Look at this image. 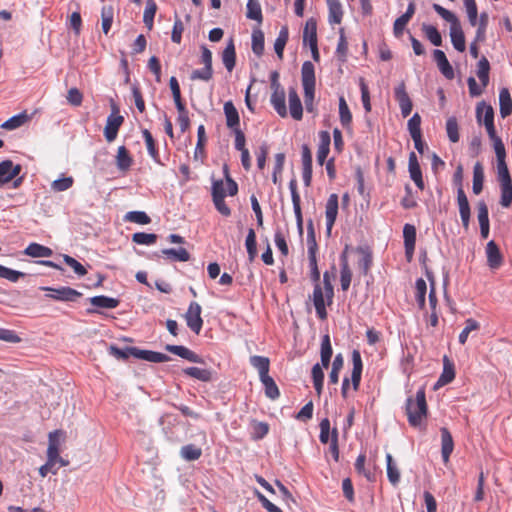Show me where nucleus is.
<instances>
[{
    "mask_svg": "<svg viewBox=\"0 0 512 512\" xmlns=\"http://www.w3.org/2000/svg\"><path fill=\"white\" fill-rule=\"evenodd\" d=\"M58 431L49 433V445L47 449V461L52 463H57V458H59V448L58 442L56 439Z\"/></svg>",
    "mask_w": 512,
    "mask_h": 512,
    "instance_id": "obj_43",
    "label": "nucleus"
},
{
    "mask_svg": "<svg viewBox=\"0 0 512 512\" xmlns=\"http://www.w3.org/2000/svg\"><path fill=\"white\" fill-rule=\"evenodd\" d=\"M480 327L479 323L472 319V318H469L465 321V327L464 329L461 331V333L459 334V342L464 345L468 339V336L470 334V332L472 331H475V330H478Z\"/></svg>",
    "mask_w": 512,
    "mask_h": 512,
    "instance_id": "obj_60",
    "label": "nucleus"
},
{
    "mask_svg": "<svg viewBox=\"0 0 512 512\" xmlns=\"http://www.w3.org/2000/svg\"><path fill=\"white\" fill-rule=\"evenodd\" d=\"M500 183L501 199L500 204L508 208L512 204V180L502 181Z\"/></svg>",
    "mask_w": 512,
    "mask_h": 512,
    "instance_id": "obj_44",
    "label": "nucleus"
},
{
    "mask_svg": "<svg viewBox=\"0 0 512 512\" xmlns=\"http://www.w3.org/2000/svg\"><path fill=\"white\" fill-rule=\"evenodd\" d=\"M130 352L132 353V357L152 363H162L170 360V357L164 353L143 350L137 347H132Z\"/></svg>",
    "mask_w": 512,
    "mask_h": 512,
    "instance_id": "obj_10",
    "label": "nucleus"
},
{
    "mask_svg": "<svg viewBox=\"0 0 512 512\" xmlns=\"http://www.w3.org/2000/svg\"><path fill=\"white\" fill-rule=\"evenodd\" d=\"M356 252L359 255L357 267L363 275H367L372 265V253L364 247H358Z\"/></svg>",
    "mask_w": 512,
    "mask_h": 512,
    "instance_id": "obj_24",
    "label": "nucleus"
},
{
    "mask_svg": "<svg viewBox=\"0 0 512 512\" xmlns=\"http://www.w3.org/2000/svg\"><path fill=\"white\" fill-rule=\"evenodd\" d=\"M405 255L410 261L414 255L416 243V228L412 224H405L403 228Z\"/></svg>",
    "mask_w": 512,
    "mask_h": 512,
    "instance_id": "obj_14",
    "label": "nucleus"
},
{
    "mask_svg": "<svg viewBox=\"0 0 512 512\" xmlns=\"http://www.w3.org/2000/svg\"><path fill=\"white\" fill-rule=\"evenodd\" d=\"M183 373L202 382H210L212 380V371L209 369L188 367L183 369Z\"/></svg>",
    "mask_w": 512,
    "mask_h": 512,
    "instance_id": "obj_33",
    "label": "nucleus"
},
{
    "mask_svg": "<svg viewBox=\"0 0 512 512\" xmlns=\"http://www.w3.org/2000/svg\"><path fill=\"white\" fill-rule=\"evenodd\" d=\"M201 306L197 302H191L187 312L185 313V320L187 326L195 333L199 334L202 326L203 319L201 318Z\"/></svg>",
    "mask_w": 512,
    "mask_h": 512,
    "instance_id": "obj_8",
    "label": "nucleus"
},
{
    "mask_svg": "<svg viewBox=\"0 0 512 512\" xmlns=\"http://www.w3.org/2000/svg\"><path fill=\"white\" fill-rule=\"evenodd\" d=\"M422 31L425 37L434 45L440 46L442 44V37L438 29L430 24H423Z\"/></svg>",
    "mask_w": 512,
    "mask_h": 512,
    "instance_id": "obj_45",
    "label": "nucleus"
},
{
    "mask_svg": "<svg viewBox=\"0 0 512 512\" xmlns=\"http://www.w3.org/2000/svg\"><path fill=\"white\" fill-rule=\"evenodd\" d=\"M272 95L270 102L276 112L281 116L285 117L287 115V109H286V103H285V92L282 87H279L278 89L273 88L272 89Z\"/></svg>",
    "mask_w": 512,
    "mask_h": 512,
    "instance_id": "obj_21",
    "label": "nucleus"
},
{
    "mask_svg": "<svg viewBox=\"0 0 512 512\" xmlns=\"http://www.w3.org/2000/svg\"><path fill=\"white\" fill-rule=\"evenodd\" d=\"M446 132L449 140L453 143L459 141V127L456 117H449L446 121Z\"/></svg>",
    "mask_w": 512,
    "mask_h": 512,
    "instance_id": "obj_54",
    "label": "nucleus"
},
{
    "mask_svg": "<svg viewBox=\"0 0 512 512\" xmlns=\"http://www.w3.org/2000/svg\"><path fill=\"white\" fill-rule=\"evenodd\" d=\"M284 162H285V154L277 153L275 155V165H274V170L272 173V181L274 184L279 183V177L283 171Z\"/></svg>",
    "mask_w": 512,
    "mask_h": 512,
    "instance_id": "obj_63",
    "label": "nucleus"
},
{
    "mask_svg": "<svg viewBox=\"0 0 512 512\" xmlns=\"http://www.w3.org/2000/svg\"><path fill=\"white\" fill-rule=\"evenodd\" d=\"M394 94L399 104L402 116H409L412 111L413 104L406 91V86L404 82L398 84V86L394 90Z\"/></svg>",
    "mask_w": 512,
    "mask_h": 512,
    "instance_id": "obj_9",
    "label": "nucleus"
},
{
    "mask_svg": "<svg viewBox=\"0 0 512 512\" xmlns=\"http://www.w3.org/2000/svg\"><path fill=\"white\" fill-rule=\"evenodd\" d=\"M246 9V17L248 19L254 20L258 24H261L263 22L262 9L258 1L248 0Z\"/></svg>",
    "mask_w": 512,
    "mask_h": 512,
    "instance_id": "obj_39",
    "label": "nucleus"
},
{
    "mask_svg": "<svg viewBox=\"0 0 512 512\" xmlns=\"http://www.w3.org/2000/svg\"><path fill=\"white\" fill-rule=\"evenodd\" d=\"M332 277L333 275L326 271L323 274L324 287L322 288L320 284L314 285L312 301L316 310V314L321 320L327 318L326 304L331 305L333 301L334 288L332 285Z\"/></svg>",
    "mask_w": 512,
    "mask_h": 512,
    "instance_id": "obj_1",
    "label": "nucleus"
},
{
    "mask_svg": "<svg viewBox=\"0 0 512 512\" xmlns=\"http://www.w3.org/2000/svg\"><path fill=\"white\" fill-rule=\"evenodd\" d=\"M102 30L104 34H108L113 22V8L111 6H104L101 10Z\"/></svg>",
    "mask_w": 512,
    "mask_h": 512,
    "instance_id": "obj_59",
    "label": "nucleus"
},
{
    "mask_svg": "<svg viewBox=\"0 0 512 512\" xmlns=\"http://www.w3.org/2000/svg\"><path fill=\"white\" fill-rule=\"evenodd\" d=\"M224 114L226 117V125L231 129L239 128V114L234 104L228 101L224 104Z\"/></svg>",
    "mask_w": 512,
    "mask_h": 512,
    "instance_id": "obj_28",
    "label": "nucleus"
},
{
    "mask_svg": "<svg viewBox=\"0 0 512 512\" xmlns=\"http://www.w3.org/2000/svg\"><path fill=\"white\" fill-rule=\"evenodd\" d=\"M428 407L426 402L425 388L421 387L417 392L415 399L407 398L406 414L408 422L412 427L421 426L423 420L427 417Z\"/></svg>",
    "mask_w": 512,
    "mask_h": 512,
    "instance_id": "obj_2",
    "label": "nucleus"
},
{
    "mask_svg": "<svg viewBox=\"0 0 512 512\" xmlns=\"http://www.w3.org/2000/svg\"><path fill=\"white\" fill-rule=\"evenodd\" d=\"M74 179L72 176H63L51 183V190L54 192H63L72 187Z\"/></svg>",
    "mask_w": 512,
    "mask_h": 512,
    "instance_id": "obj_52",
    "label": "nucleus"
},
{
    "mask_svg": "<svg viewBox=\"0 0 512 512\" xmlns=\"http://www.w3.org/2000/svg\"><path fill=\"white\" fill-rule=\"evenodd\" d=\"M495 154L497 157V174H498L499 182L512 180L510 173H509L508 166L505 161V158H506L505 146L504 145L500 146V143H499L496 147Z\"/></svg>",
    "mask_w": 512,
    "mask_h": 512,
    "instance_id": "obj_11",
    "label": "nucleus"
},
{
    "mask_svg": "<svg viewBox=\"0 0 512 512\" xmlns=\"http://www.w3.org/2000/svg\"><path fill=\"white\" fill-rule=\"evenodd\" d=\"M303 45L309 47L312 59L319 62L320 55L317 46V22L314 18H309L303 29Z\"/></svg>",
    "mask_w": 512,
    "mask_h": 512,
    "instance_id": "obj_5",
    "label": "nucleus"
},
{
    "mask_svg": "<svg viewBox=\"0 0 512 512\" xmlns=\"http://www.w3.org/2000/svg\"><path fill=\"white\" fill-rule=\"evenodd\" d=\"M260 381L264 385L265 395L268 398L275 400L279 397V395H280L279 389L272 377L267 375V376L261 378Z\"/></svg>",
    "mask_w": 512,
    "mask_h": 512,
    "instance_id": "obj_46",
    "label": "nucleus"
},
{
    "mask_svg": "<svg viewBox=\"0 0 512 512\" xmlns=\"http://www.w3.org/2000/svg\"><path fill=\"white\" fill-rule=\"evenodd\" d=\"M63 261L65 262L66 265L72 268L75 274H77L78 276H84L87 274L86 268L75 258L65 254L63 255Z\"/></svg>",
    "mask_w": 512,
    "mask_h": 512,
    "instance_id": "obj_64",
    "label": "nucleus"
},
{
    "mask_svg": "<svg viewBox=\"0 0 512 512\" xmlns=\"http://www.w3.org/2000/svg\"><path fill=\"white\" fill-rule=\"evenodd\" d=\"M161 253L172 261L186 262L190 259V254L185 248H167L163 249Z\"/></svg>",
    "mask_w": 512,
    "mask_h": 512,
    "instance_id": "obj_41",
    "label": "nucleus"
},
{
    "mask_svg": "<svg viewBox=\"0 0 512 512\" xmlns=\"http://www.w3.org/2000/svg\"><path fill=\"white\" fill-rule=\"evenodd\" d=\"M352 363H353V369L351 374V381L353 384V389L358 390L360 381H361V373H362V359L360 352L358 350H353L352 352Z\"/></svg>",
    "mask_w": 512,
    "mask_h": 512,
    "instance_id": "obj_22",
    "label": "nucleus"
},
{
    "mask_svg": "<svg viewBox=\"0 0 512 512\" xmlns=\"http://www.w3.org/2000/svg\"><path fill=\"white\" fill-rule=\"evenodd\" d=\"M352 279V271L348 264L346 252L341 255V271H340V283L341 289L347 291L350 287Z\"/></svg>",
    "mask_w": 512,
    "mask_h": 512,
    "instance_id": "obj_26",
    "label": "nucleus"
},
{
    "mask_svg": "<svg viewBox=\"0 0 512 512\" xmlns=\"http://www.w3.org/2000/svg\"><path fill=\"white\" fill-rule=\"evenodd\" d=\"M118 113V107L116 105H112V113L107 117L104 128V136L108 142H112L116 139L119 128L124 122V117Z\"/></svg>",
    "mask_w": 512,
    "mask_h": 512,
    "instance_id": "obj_6",
    "label": "nucleus"
},
{
    "mask_svg": "<svg viewBox=\"0 0 512 512\" xmlns=\"http://www.w3.org/2000/svg\"><path fill=\"white\" fill-rule=\"evenodd\" d=\"M434 11L450 24V37L454 48L463 52L465 50V37L457 16L439 4H433Z\"/></svg>",
    "mask_w": 512,
    "mask_h": 512,
    "instance_id": "obj_3",
    "label": "nucleus"
},
{
    "mask_svg": "<svg viewBox=\"0 0 512 512\" xmlns=\"http://www.w3.org/2000/svg\"><path fill=\"white\" fill-rule=\"evenodd\" d=\"M443 362H444L443 372L440 375L438 382H437V385H440V386L450 383L455 377L454 365H453V363L450 362V360L448 359L447 356H444Z\"/></svg>",
    "mask_w": 512,
    "mask_h": 512,
    "instance_id": "obj_38",
    "label": "nucleus"
},
{
    "mask_svg": "<svg viewBox=\"0 0 512 512\" xmlns=\"http://www.w3.org/2000/svg\"><path fill=\"white\" fill-rule=\"evenodd\" d=\"M181 456L187 461H194L201 457V448L196 447L193 444L185 445L181 448Z\"/></svg>",
    "mask_w": 512,
    "mask_h": 512,
    "instance_id": "obj_56",
    "label": "nucleus"
},
{
    "mask_svg": "<svg viewBox=\"0 0 512 512\" xmlns=\"http://www.w3.org/2000/svg\"><path fill=\"white\" fill-rule=\"evenodd\" d=\"M165 349L173 353L183 359H186L192 363H198L202 364L204 363V359L196 354L194 351L190 350L189 348L182 346V345H166Z\"/></svg>",
    "mask_w": 512,
    "mask_h": 512,
    "instance_id": "obj_13",
    "label": "nucleus"
},
{
    "mask_svg": "<svg viewBox=\"0 0 512 512\" xmlns=\"http://www.w3.org/2000/svg\"><path fill=\"white\" fill-rule=\"evenodd\" d=\"M251 426V437L253 440H260L269 432V425L266 422L252 421Z\"/></svg>",
    "mask_w": 512,
    "mask_h": 512,
    "instance_id": "obj_53",
    "label": "nucleus"
},
{
    "mask_svg": "<svg viewBox=\"0 0 512 512\" xmlns=\"http://www.w3.org/2000/svg\"><path fill=\"white\" fill-rule=\"evenodd\" d=\"M332 353H333V350H332V346H331V342H330V337H329V335L326 334L322 337L321 350H320L321 365L324 368H328L330 361H331Z\"/></svg>",
    "mask_w": 512,
    "mask_h": 512,
    "instance_id": "obj_37",
    "label": "nucleus"
},
{
    "mask_svg": "<svg viewBox=\"0 0 512 512\" xmlns=\"http://www.w3.org/2000/svg\"><path fill=\"white\" fill-rule=\"evenodd\" d=\"M339 116L343 126H348L352 121V114L344 97H340L339 99Z\"/></svg>",
    "mask_w": 512,
    "mask_h": 512,
    "instance_id": "obj_61",
    "label": "nucleus"
},
{
    "mask_svg": "<svg viewBox=\"0 0 512 512\" xmlns=\"http://www.w3.org/2000/svg\"><path fill=\"white\" fill-rule=\"evenodd\" d=\"M133 163V159L130 156L125 146H120L117 150L116 165L121 171H127Z\"/></svg>",
    "mask_w": 512,
    "mask_h": 512,
    "instance_id": "obj_35",
    "label": "nucleus"
},
{
    "mask_svg": "<svg viewBox=\"0 0 512 512\" xmlns=\"http://www.w3.org/2000/svg\"><path fill=\"white\" fill-rule=\"evenodd\" d=\"M157 12V4L154 0H147L146 1V7L143 14V22L145 26L152 30L153 23H154V17Z\"/></svg>",
    "mask_w": 512,
    "mask_h": 512,
    "instance_id": "obj_42",
    "label": "nucleus"
},
{
    "mask_svg": "<svg viewBox=\"0 0 512 512\" xmlns=\"http://www.w3.org/2000/svg\"><path fill=\"white\" fill-rule=\"evenodd\" d=\"M21 165H14L11 160L0 162V184H5L16 178L21 172Z\"/></svg>",
    "mask_w": 512,
    "mask_h": 512,
    "instance_id": "obj_12",
    "label": "nucleus"
},
{
    "mask_svg": "<svg viewBox=\"0 0 512 512\" xmlns=\"http://www.w3.org/2000/svg\"><path fill=\"white\" fill-rule=\"evenodd\" d=\"M156 240L157 235L154 233L137 232L132 235V241L139 245H152Z\"/></svg>",
    "mask_w": 512,
    "mask_h": 512,
    "instance_id": "obj_58",
    "label": "nucleus"
},
{
    "mask_svg": "<svg viewBox=\"0 0 512 512\" xmlns=\"http://www.w3.org/2000/svg\"><path fill=\"white\" fill-rule=\"evenodd\" d=\"M250 364L258 370L260 379L269 375L270 361L264 356L254 355L250 357Z\"/></svg>",
    "mask_w": 512,
    "mask_h": 512,
    "instance_id": "obj_32",
    "label": "nucleus"
},
{
    "mask_svg": "<svg viewBox=\"0 0 512 512\" xmlns=\"http://www.w3.org/2000/svg\"><path fill=\"white\" fill-rule=\"evenodd\" d=\"M90 303L99 308H106V309H114L118 307L119 300L116 298L100 295V296H94L90 298Z\"/></svg>",
    "mask_w": 512,
    "mask_h": 512,
    "instance_id": "obj_40",
    "label": "nucleus"
},
{
    "mask_svg": "<svg viewBox=\"0 0 512 512\" xmlns=\"http://www.w3.org/2000/svg\"><path fill=\"white\" fill-rule=\"evenodd\" d=\"M23 253L32 258H45L52 256L53 251L49 247L33 242L25 248Z\"/></svg>",
    "mask_w": 512,
    "mask_h": 512,
    "instance_id": "obj_27",
    "label": "nucleus"
},
{
    "mask_svg": "<svg viewBox=\"0 0 512 512\" xmlns=\"http://www.w3.org/2000/svg\"><path fill=\"white\" fill-rule=\"evenodd\" d=\"M476 118L478 124H491L494 123V110L492 106L487 105L485 102H480L476 107Z\"/></svg>",
    "mask_w": 512,
    "mask_h": 512,
    "instance_id": "obj_23",
    "label": "nucleus"
},
{
    "mask_svg": "<svg viewBox=\"0 0 512 512\" xmlns=\"http://www.w3.org/2000/svg\"><path fill=\"white\" fill-rule=\"evenodd\" d=\"M289 108L292 118L301 120L303 116V107L301 100L294 88L289 89Z\"/></svg>",
    "mask_w": 512,
    "mask_h": 512,
    "instance_id": "obj_25",
    "label": "nucleus"
},
{
    "mask_svg": "<svg viewBox=\"0 0 512 512\" xmlns=\"http://www.w3.org/2000/svg\"><path fill=\"white\" fill-rule=\"evenodd\" d=\"M245 246L247 249L249 260L252 262L257 256V247H256V234L254 229L250 228L248 230V234L245 240Z\"/></svg>",
    "mask_w": 512,
    "mask_h": 512,
    "instance_id": "obj_50",
    "label": "nucleus"
},
{
    "mask_svg": "<svg viewBox=\"0 0 512 512\" xmlns=\"http://www.w3.org/2000/svg\"><path fill=\"white\" fill-rule=\"evenodd\" d=\"M29 120L30 116L26 112H21L2 123L1 128L9 131L15 130L26 124Z\"/></svg>",
    "mask_w": 512,
    "mask_h": 512,
    "instance_id": "obj_31",
    "label": "nucleus"
},
{
    "mask_svg": "<svg viewBox=\"0 0 512 512\" xmlns=\"http://www.w3.org/2000/svg\"><path fill=\"white\" fill-rule=\"evenodd\" d=\"M292 203H293V209L296 217V223L297 227L299 229V232L302 233L303 231V218H302V212H301V206H300V195L298 192L291 193Z\"/></svg>",
    "mask_w": 512,
    "mask_h": 512,
    "instance_id": "obj_55",
    "label": "nucleus"
},
{
    "mask_svg": "<svg viewBox=\"0 0 512 512\" xmlns=\"http://www.w3.org/2000/svg\"><path fill=\"white\" fill-rule=\"evenodd\" d=\"M124 220L140 225H147L151 222V218L144 211L127 212L124 216Z\"/></svg>",
    "mask_w": 512,
    "mask_h": 512,
    "instance_id": "obj_48",
    "label": "nucleus"
},
{
    "mask_svg": "<svg viewBox=\"0 0 512 512\" xmlns=\"http://www.w3.org/2000/svg\"><path fill=\"white\" fill-rule=\"evenodd\" d=\"M457 202H458V206H459V213H460L463 227L465 229H468L471 212H470V205H469L468 198H467L464 190L462 189V187H459L457 190Z\"/></svg>",
    "mask_w": 512,
    "mask_h": 512,
    "instance_id": "obj_15",
    "label": "nucleus"
},
{
    "mask_svg": "<svg viewBox=\"0 0 512 512\" xmlns=\"http://www.w3.org/2000/svg\"><path fill=\"white\" fill-rule=\"evenodd\" d=\"M40 289L48 291L49 294L46 296L57 301L74 302L82 295L79 291L71 287H41Z\"/></svg>",
    "mask_w": 512,
    "mask_h": 512,
    "instance_id": "obj_7",
    "label": "nucleus"
},
{
    "mask_svg": "<svg viewBox=\"0 0 512 512\" xmlns=\"http://www.w3.org/2000/svg\"><path fill=\"white\" fill-rule=\"evenodd\" d=\"M486 256L490 268L497 269L501 266L503 258L495 241L491 240L487 243Z\"/></svg>",
    "mask_w": 512,
    "mask_h": 512,
    "instance_id": "obj_18",
    "label": "nucleus"
},
{
    "mask_svg": "<svg viewBox=\"0 0 512 512\" xmlns=\"http://www.w3.org/2000/svg\"><path fill=\"white\" fill-rule=\"evenodd\" d=\"M500 115L506 118L512 113V99L507 88H502L499 93Z\"/></svg>",
    "mask_w": 512,
    "mask_h": 512,
    "instance_id": "obj_29",
    "label": "nucleus"
},
{
    "mask_svg": "<svg viewBox=\"0 0 512 512\" xmlns=\"http://www.w3.org/2000/svg\"><path fill=\"white\" fill-rule=\"evenodd\" d=\"M302 85L304 89V102L306 110L308 112H313V100L315 94L314 66H302Z\"/></svg>",
    "mask_w": 512,
    "mask_h": 512,
    "instance_id": "obj_4",
    "label": "nucleus"
},
{
    "mask_svg": "<svg viewBox=\"0 0 512 512\" xmlns=\"http://www.w3.org/2000/svg\"><path fill=\"white\" fill-rule=\"evenodd\" d=\"M252 51L257 56L264 52V33L260 29H254L252 32Z\"/></svg>",
    "mask_w": 512,
    "mask_h": 512,
    "instance_id": "obj_49",
    "label": "nucleus"
},
{
    "mask_svg": "<svg viewBox=\"0 0 512 512\" xmlns=\"http://www.w3.org/2000/svg\"><path fill=\"white\" fill-rule=\"evenodd\" d=\"M441 432V454L444 463L449 461L450 455L454 449V442L451 433L446 427L440 429Z\"/></svg>",
    "mask_w": 512,
    "mask_h": 512,
    "instance_id": "obj_19",
    "label": "nucleus"
},
{
    "mask_svg": "<svg viewBox=\"0 0 512 512\" xmlns=\"http://www.w3.org/2000/svg\"><path fill=\"white\" fill-rule=\"evenodd\" d=\"M387 477L392 485H397L400 480V472L393 461L391 454H386Z\"/></svg>",
    "mask_w": 512,
    "mask_h": 512,
    "instance_id": "obj_47",
    "label": "nucleus"
},
{
    "mask_svg": "<svg viewBox=\"0 0 512 512\" xmlns=\"http://www.w3.org/2000/svg\"><path fill=\"white\" fill-rule=\"evenodd\" d=\"M408 169L411 179L414 181L415 185L420 189H424V181L422 178L421 168L417 159V156L414 152L409 154L408 159Z\"/></svg>",
    "mask_w": 512,
    "mask_h": 512,
    "instance_id": "obj_16",
    "label": "nucleus"
},
{
    "mask_svg": "<svg viewBox=\"0 0 512 512\" xmlns=\"http://www.w3.org/2000/svg\"><path fill=\"white\" fill-rule=\"evenodd\" d=\"M464 8L471 26L477 25L478 8L476 0H463Z\"/></svg>",
    "mask_w": 512,
    "mask_h": 512,
    "instance_id": "obj_51",
    "label": "nucleus"
},
{
    "mask_svg": "<svg viewBox=\"0 0 512 512\" xmlns=\"http://www.w3.org/2000/svg\"><path fill=\"white\" fill-rule=\"evenodd\" d=\"M329 9V22L340 24L342 21L343 10L339 0H326Z\"/></svg>",
    "mask_w": 512,
    "mask_h": 512,
    "instance_id": "obj_36",
    "label": "nucleus"
},
{
    "mask_svg": "<svg viewBox=\"0 0 512 512\" xmlns=\"http://www.w3.org/2000/svg\"><path fill=\"white\" fill-rule=\"evenodd\" d=\"M289 39V30L287 26H282L278 36L274 42V50L277 54L278 60L281 61L283 59V51Z\"/></svg>",
    "mask_w": 512,
    "mask_h": 512,
    "instance_id": "obj_30",
    "label": "nucleus"
},
{
    "mask_svg": "<svg viewBox=\"0 0 512 512\" xmlns=\"http://www.w3.org/2000/svg\"><path fill=\"white\" fill-rule=\"evenodd\" d=\"M338 214V196L336 194H331L326 203V228L327 232L330 233L331 229L336 221V217Z\"/></svg>",
    "mask_w": 512,
    "mask_h": 512,
    "instance_id": "obj_17",
    "label": "nucleus"
},
{
    "mask_svg": "<svg viewBox=\"0 0 512 512\" xmlns=\"http://www.w3.org/2000/svg\"><path fill=\"white\" fill-rule=\"evenodd\" d=\"M331 137L328 131L319 132V146L317 151V162L323 165L330 151Z\"/></svg>",
    "mask_w": 512,
    "mask_h": 512,
    "instance_id": "obj_20",
    "label": "nucleus"
},
{
    "mask_svg": "<svg viewBox=\"0 0 512 512\" xmlns=\"http://www.w3.org/2000/svg\"><path fill=\"white\" fill-rule=\"evenodd\" d=\"M483 182H484V169L480 162H476L473 167V184L472 190L473 193L478 195L483 190Z\"/></svg>",
    "mask_w": 512,
    "mask_h": 512,
    "instance_id": "obj_34",
    "label": "nucleus"
},
{
    "mask_svg": "<svg viewBox=\"0 0 512 512\" xmlns=\"http://www.w3.org/2000/svg\"><path fill=\"white\" fill-rule=\"evenodd\" d=\"M488 14L483 12L477 17V30H476V41H484L486 36V29L488 26Z\"/></svg>",
    "mask_w": 512,
    "mask_h": 512,
    "instance_id": "obj_57",
    "label": "nucleus"
},
{
    "mask_svg": "<svg viewBox=\"0 0 512 512\" xmlns=\"http://www.w3.org/2000/svg\"><path fill=\"white\" fill-rule=\"evenodd\" d=\"M24 276L25 274L23 272L16 271L11 268L0 265V278L15 283Z\"/></svg>",
    "mask_w": 512,
    "mask_h": 512,
    "instance_id": "obj_62",
    "label": "nucleus"
}]
</instances>
